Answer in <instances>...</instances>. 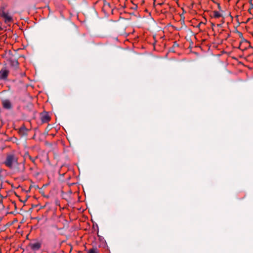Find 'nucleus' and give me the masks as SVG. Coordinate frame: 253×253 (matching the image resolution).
Instances as JSON below:
<instances>
[{
	"label": "nucleus",
	"mask_w": 253,
	"mask_h": 253,
	"mask_svg": "<svg viewBox=\"0 0 253 253\" xmlns=\"http://www.w3.org/2000/svg\"><path fill=\"white\" fill-rule=\"evenodd\" d=\"M3 30V28L2 26V23L0 22V31H2Z\"/></svg>",
	"instance_id": "obj_13"
},
{
	"label": "nucleus",
	"mask_w": 253,
	"mask_h": 253,
	"mask_svg": "<svg viewBox=\"0 0 253 253\" xmlns=\"http://www.w3.org/2000/svg\"><path fill=\"white\" fill-rule=\"evenodd\" d=\"M98 251L96 248L91 249L88 251L87 253H97Z\"/></svg>",
	"instance_id": "obj_10"
},
{
	"label": "nucleus",
	"mask_w": 253,
	"mask_h": 253,
	"mask_svg": "<svg viewBox=\"0 0 253 253\" xmlns=\"http://www.w3.org/2000/svg\"><path fill=\"white\" fill-rule=\"evenodd\" d=\"M9 71L6 67H3L0 70V80L7 81Z\"/></svg>",
	"instance_id": "obj_2"
},
{
	"label": "nucleus",
	"mask_w": 253,
	"mask_h": 253,
	"mask_svg": "<svg viewBox=\"0 0 253 253\" xmlns=\"http://www.w3.org/2000/svg\"><path fill=\"white\" fill-rule=\"evenodd\" d=\"M2 169L1 168H0V178L1 177V172H2Z\"/></svg>",
	"instance_id": "obj_14"
},
{
	"label": "nucleus",
	"mask_w": 253,
	"mask_h": 253,
	"mask_svg": "<svg viewBox=\"0 0 253 253\" xmlns=\"http://www.w3.org/2000/svg\"><path fill=\"white\" fill-rule=\"evenodd\" d=\"M213 17L215 18H219L222 17V14L217 11H214L213 12Z\"/></svg>",
	"instance_id": "obj_9"
},
{
	"label": "nucleus",
	"mask_w": 253,
	"mask_h": 253,
	"mask_svg": "<svg viewBox=\"0 0 253 253\" xmlns=\"http://www.w3.org/2000/svg\"><path fill=\"white\" fill-rule=\"evenodd\" d=\"M41 119L42 123H46L49 122L50 120V117L47 112H44L42 114Z\"/></svg>",
	"instance_id": "obj_5"
},
{
	"label": "nucleus",
	"mask_w": 253,
	"mask_h": 253,
	"mask_svg": "<svg viewBox=\"0 0 253 253\" xmlns=\"http://www.w3.org/2000/svg\"><path fill=\"white\" fill-rule=\"evenodd\" d=\"M28 158L29 159L34 163L35 164V161L37 159V157H35V158H33L32 157H31V156H30L28 154Z\"/></svg>",
	"instance_id": "obj_11"
},
{
	"label": "nucleus",
	"mask_w": 253,
	"mask_h": 253,
	"mask_svg": "<svg viewBox=\"0 0 253 253\" xmlns=\"http://www.w3.org/2000/svg\"><path fill=\"white\" fill-rule=\"evenodd\" d=\"M1 16L4 19V22L6 23L12 21V16L4 11L1 12Z\"/></svg>",
	"instance_id": "obj_4"
},
{
	"label": "nucleus",
	"mask_w": 253,
	"mask_h": 253,
	"mask_svg": "<svg viewBox=\"0 0 253 253\" xmlns=\"http://www.w3.org/2000/svg\"><path fill=\"white\" fill-rule=\"evenodd\" d=\"M2 105L3 108L10 109L12 107V105L9 100L5 99L2 101Z\"/></svg>",
	"instance_id": "obj_6"
},
{
	"label": "nucleus",
	"mask_w": 253,
	"mask_h": 253,
	"mask_svg": "<svg viewBox=\"0 0 253 253\" xmlns=\"http://www.w3.org/2000/svg\"><path fill=\"white\" fill-rule=\"evenodd\" d=\"M31 248L33 250H38L41 248V244L38 242L32 244Z\"/></svg>",
	"instance_id": "obj_7"
},
{
	"label": "nucleus",
	"mask_w": 253,
	"mask_h": 253,
	"mask_svg": "<svg viewBox=\"0 0 253 253\" xmlns=\"http://www.w3.org/2000/svg\"><path fill=\"white\" fill-rule=\"evenodd\" d=\"M3 164L16 172L22 171L24 169V165L18 162L17 156L14 154H7Z\"/></svg>",
	"instance_id": "obj_1"
},
{
	"label": "nucleus",
	"mask_w": 253,
	"mask_h": 253,
	"mask_svg": "<svg viewBox=\"0 0 253 253\" xmlns=\"http://www.w3.org/2000/svg\"><path fill=\"white\" fill-rule=\"evenodd\" d=\"M28 129L24 126H23L19 128V132L21 135H25L27 134Z\"/></svg>",
	"instance_id": "obj_8"
},
{
	"label": "nucleus",
	"mask_w": 253,
	"mask_h": 253,
	"mask_svg": "<svg viewBox=\"0 0 253 253\" xmlns=\"http://www.w3.org/2000/svg\"><path fill=\"white\" fill-rule=\"evenodd\" d=\"M242 43H246V44H249V42L248 41H247V40H245L244 39L243 40Z\"/></svg>",
	"instance_id": "obj_12"
},
{
	"label": "nucleus",
	"mask_w": 253,
	"mask_h": 253,
	"mask_svg": "<svg viewBox=\"0 0 253 253\" xmlns=\"http://www.w3.org/2000/svg\"><path fill=\"white\" fill-rule=\"evenodd\" d=\"M10 66L14 69H17L19 67V62L18 60L13 58H10L8 60Z\"/></svg>",
	"instance_id": "obj_3"
}]
</instances>
